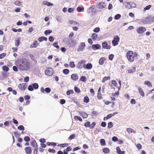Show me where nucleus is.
<instances>
[{
    "instance_id": "60",
    "label": "nucleus",
    "mask_w": 154,
    "mask_h": 154,
    "mask_svg": "<svg viewBox=\"0 0 154 154\" xmlns=\"http://www.w3.org/2000/svg\"><path fill=\"white\" fill-rule=\"evenodd\" d=\"M74 8H69L68 9V12L71 13L74 11Z\"/></svg>"
},
{
    "instance_id": "35",
    "label": "nucleus",
    "mask_w": 154,
    "mask_h": 154,
    "mask_svg": "<svg viewBox=\"0 0 154 154\" xmlns=\"http://www.w3.org/2000/svg\"><path fill=\"white\" fill-rule=\"evenodd\" d=\"M32 86L33 87V88H34L35 89H37L38 88V85L37 83H34L32 84Z\"/></svg>"
},
{
    "instance_id": "44",
    "label": "nucleus",
    "mask_w": 154,
    "mask_h": 154,
    "mask_svg": "<svg viewBox=\"0 0 154 154\" xmlns=\"http://www.w3.org/2000/svg\"><path fill=\"white\" fill-rule=\"evenodd\" d=\"M3 70L4 71L7 72L9 70V68L6 66H3Z\"/></svg>"
},
{
    "instance_id": "30",
    "label": "nucleus",
    "mask_w": 154,
    "mask_h": 154,
    "mask_svg": "<svg viewBox=\"0 0 154 154\" xmlns=\"http://www.w3.org/2000/svg\"><path fill=\"white\" fill-rule=\"evenodd\" d=\"M97 37V35L95 33H94L92 34L91 37L94 41H95Z\"/></svg>"
},
{
    "instance_id": "55",
    "label": "nucleus",
    "mask_w": 154,
    "mask_h": 154,
    "mask_svg": "<svg viewBox=\"0 0 154 154\" xmlns=\"http://www.w3.org/2000/svg\"><path fill=\"white\" fill-rule=\"evenodd\" d=\"M75 137V134H71L69 137L68 138V140H71L74 138Z\"/></svg>"
},
{
    "instance_id": "27",
    "label": "nucleus",
    "mask_w": 154,
    "mask_h": 154,
    "mask_svg": "<svg viewBox=\"0 0 154 154\" xmlns=\"http://www.w3.org/2000/svg\"><path fill=\"white\" fill-rule=\"evenodd\" d=\"M44 4L48 6L53 5V4H51L50 2H48L47 1H45L43 2Z\"/></svg>"
},
{
    "instance_id": "13",
    "label": "nucleus",
    "mask_w": 154,
    "mask_h": 154,
    "mask_svg": "<svg viewBox=\"0 0 154 154\" xmlns=\"http://www.w3.org/2000/svg\"><path fill=\"white\" fill-rule=\"evenodd\" d=\"M71 78L72 79L75 81L77 80L79 78L78 75L76 74H72L71 75Z\"/></svg>"
},
{
    "instance_id": "50",
    "label": "nucleus",
    "mask_w": 154,
    "mask_h": 154,
    "mask_svg": "<svg viewBox=\"0 0 154 154\" xmlns=\"http://www.w3.org/2000/svg\"><path fill=\"white\" fill-rule=\"evenodd\" d=\"M24 140L25 141L28 142L30 140V138L28 136H26L24 138Z\"/></svg>"
},
{
    "instance_id": "18",
    "label": "nucleus",
    "mask_w": 154,
    "mask_h": 154,
    "mask_svg": "<svg viewBox=\"0 0 154 154\" xmlns=\"http://www.w3.org/2000/svg\"><path fill=\"white\" fill-rule=\"evenodd\" d=\"M56 19L58 22L61 23L63 20V18L62 16L57 15L56 17Z\"/></svg>"
},
{
    "instance_id": "64",
    "label": "nucleus",
    "mask_w": 154,
    "mask_h": 154,
    "mask_svg": "<svg viewBox=\"0 0 154 154\" xmlns=\"http://www.w3.org/2000/svg\"><path fill=\"white\" fill-rule=\"evenodd\" d=\"M133 130V129H132L131 128H128L127 129V132L129 134H131L132 133Z\"/></svg>"
},
{
    "instance_id": "12",
    "label": "nucleus",
    "mask_w": 154,
    "mask_h": 154,
    "mask_svg": "<svg viewBox=\"0 0 154 154\" xmlns=\"http://www.w3.org/2000/svg\"><path fill=\"white\" fill-rule=\"evenodd\" d=\"M92 65L91 63H88L87 65L84 64L83 68L88 69H90L92 68Z\"/></svg>"
},
{
    "instance_id": "39",
    "label": "nucleus",
    "mask_w": 154,
    "mask_h": 154,
    "mask_svg": "<svg viewBox=\"0 0 154 154\" xmlns=\"http://www.w3.org/2000/svg\"><path fill=\"white\" fill-rule=\"evenodd\" d=\"M12 30L13 32H22V29H17L14 28H12Z\"/></svg>"
},
{
    "instance_id": "47",
    "label": "nucleus",
    "mask_w": 154,
    "mask_h": 154,
    "mask_svg": "<svg viewBox=\"0 0 154 154\" xmlns=\"http://www.w3.org/2000/svg\"><path fill=\"white\" fill-rule=\"evenodd\" d=\"M17 129L23 131L24 130V128L23 125H20L17 127Z\"/></svg>"
},
{
    "instance_id": "31",
    "label": "nucleus",
    "mask_w": 154,
    "mask_h": 154,
    "mask_svg": "<svg viewBox=\"0 0 154 154\" xmlns=\"http://www.w3.org/2000/svg\"><path fill=\"white\" fill-rule=\"evenodd\" d=\"M133 55V51H128L126 54L127 57H130V56H131V55Z\"/></svg>"
},
{
    "instance_id": "23",
    "label": "nucleus",
    "mask_w": 154,
    "mask_h": 154,
    "mask_svg": "<svg viewBox=\"0 0 154 154\" xmlns=\"http://www.w3.org/2000/svg\"><path fill=\"white\" fill-rule=\"evenodd\" d=\"M135 57V56H133V55H131L130 57H128L127 58L128 60L130 62H133L134 61V58Z\"/></svg>"
},
{
    "instance_id": "54",
    "label": "nucleus",
    "mask_w": 154,
    "mask_h": 154,
    "mask_svg": "<svg viewBox=\"0 0 154 154\" xmlns=\"http://www.w3.org/2000/svg\"><path fill=\"white\" fill-rule=\"evenodd\" d=\"M33 88L32 85H29L28 88L29 91H32L33 90Z\"/></svg>"
},
{
    "instance_id": "48",
    "label": "nucleus",
    "mask_w": 154,
    "mask_h": 154,
    "mask_svg": "<svg viewBox=\"0 0 154 154\" xmlns=\"http://www.w3.org/2000/svg\"><path fill=\"white\" fill-rule=\"evenodd\" d=\"M110 77H104L102 81V82L103 83H104L108 79H110Z\"/></svg>"
},
{
    "instance_id": "21",
    "label": "nucleus",
    "mask_w": 154,
    "mask_h": 154,
    "mask_svg": "<svg viewBox=\"0 0 154 154\" xmlns=\"http://www.w3.org/2000/svg\"><path fill=\"white\" fill-rule=\"evenodd\" d=\"M38 40L39 42H41L43 41H47L48 39L46 37L42 36L39 37L38 38Z\"/></svg>"
},
{
    "instance_id": "33",
    "label": "nucleus",
    "mask_w": 154,
    "mask_h": 154,
    "mask_svg": "<svg viewBox=\"0 0 154 154\" xmlns=\"http://www.w3.org/2000/svg\"><path fill=\"white\" fill-rule=\"evenodd\" d=\"M144 84L147 85L149 87H151L152 86V85L149 81H146L144 82Z\"/></svg>"
},
{
    "instance_id": "20",
    "label": "nucleus",
    "mask_w": 154,
    "mask_h": 154,
    "mask_svg": "<svg viewBox=\"0 0 154 154\" xmlns=\"http://www.w3.org/2000/svg\"><path fill=\"white\" fill-rule=\"evenodd\" d=\"M38 44L37 42L36 41H35L33 43L30 45V47L31 48H36L38 46Z\"/></svg>"
},
{
    "instance_id": "34",
    "label": "nucleus",
    "mask_w": 154,
    "mask_h": 154,
    "mask_svg": "<svg viewBox=\"0 0 154 154\" xmlns=\"http://www.w3.org/2000/svg\"><path fill=\"white\" fill-rule=\"evenodd\" d=\"M103 151L104 153H109L110 150L109 148H106L103 149Z\"/></svg>"
},
{
    "instance_id": "41",
    "label": "nucleus",
    "mask_w": 154,
    "mask_h": 154,
    "mask_svg": "<svg viewBox=\"0 0 154 154\" xmlns=\"http://www.w3.org/2000/svg\"><path fill=\"white\" fill-rule=\"evenodd\" d=\"M75 64L74 62L73 61L70 62L69 63V66L71 68H74L75 67Z\"/></svg>"
},
{
    "instance_id": "58",
    "label": "nucleus",
    "mask_w": 154,
    "mask_h": 154,
    "mask_svg": "<svg viewBox=\"0 0 154 154\" xmlns=\"http://www.w3.org/2000/svg\"><path fill=\"white\" fill-rule=\"evenodd\" d=\"M90 123L89 122H87L84 124V126L87 127H89L90 128Z\"/></svg>"
},
{
    "instance_id": "10",
    "label": "nucleus",
    "mask_w": 154,
    "mask_h": 154,
    "mask_svg": "<svg viewBox=\"0 0 154 154\" xmlns=\"http://www.w3.org/2000/svg\"><path fill=\"white\" fill-rule=\"evenodd\" d=\"M85 62V61L83 60L80 61L78 63L77 66V67L79 69H82V68L83 66V67L84 65H83V64Z\"/></svg>"
},
{
    "instance_id": "51",
    "label": "nucleus",
    "mask_w": 154,
    "mask_h": 154,
    "mask_svg": "<svg viewBox=\"0 0 154 154\" xmlns=\"http://www.w3.org/2000/svg\"><path fill=\"white\" fill-rule=\"evenodd\" d=\"M74 91L73 90H70L69 91H68L66 92V94L67 95H70V94H72L73 93Z\"/></svg>"
},
{
    "instance_id": "6",
    "label": "nucleus",
    "mask_w": 154,
    "mask_h": 154,
    "mask_svg": "<svg viewBox=\"0 0 154 154\" xmlns=\"http://www.w3.org/2000/svg\"><path fill=\"white\" fill-rule=\"evenodd\" d=\"M97 7L100 9H102L106 7V5L104 3L100 2L99 4H97Z\"/></svg>"
},
{
    "instance_id": "25",
    "label": "nucleus",
    "mask_w": 154,
    "mask_h": 154,
    "mask_svg": "<svg viewBox=\"0 0 154 154\" xmlns=\"http://www.w3.org/2000/svg\"><path fill=\"white\" fill-rule=\"evenodd\" d=\"M136 71V67H133L132 68H131V69L128 70V73H133V72H134Z\"/></svg>"
},
{
    "instance_id": "52",
    "label": "nucleus",
    "mask_w": 154,
    "mask_h": 154,
    "mask_svg": "<svg viewBox=\"0 0 154 154\" xmlns=\"http://www.w3.org/2000/svg\"><path fill=\"white\" fill-rule=\"evenodd\" d=\"M113 126V124L112 122H110L108 123V128L109 129H110Z\"/></svg>"
},
{
    "instance_id": "46",
    "label": "nucleus",
    "mask_w": 154,
    "mask_h": 154,
    "mask_svg": "<svg viewBox=\"0 0 154 154\" xmlns=\"http://www.w3.org/2000/svg\"><path fill=\"white\" fill-rule=\"evenodd\" d=\"M152 7V6L150 5H149L148 6L145 7L143 9V11H145L146 10H149Z\"/></svg>"
},
{
    "instance_id": "16",
    "label": "nucleus",
    "mask_w": 154,
    "mask_h": 154,
    "mask_svg": "<svg viewBox=\"0 0 154 154\" xmlns=\"http://www.w3.org/2000/svg\"><path fill=\"white\" fill-rule=\"evenodd\" d=\"M123 4L125 5L126 8L128 9H131V2H125L123 3Z\"/></svg>"
},
{
    "instance_id": "36",
    "label": "nucleus",
    "mask_w": 154,
    "mask_h": 154,
    "mask_svg": "<svg viewBox=\"0 0 154 154\" xmlns=\"http://www.w3.org/2000/svg\"><path fill=\"white\" fill-rule=\"evenodd\" d=\"M52 32V31L51 30H47L45 31L44 33L46 35H47L51 33Z\"/></svg>"
},
{
    "instance_id": "42",
    "label": "nucleus",
    "mask_w": 154,
    "mask_h": 154,
    "mask_svg": "<svg viewBox=\"0 0 154 154\" xmlns=\"http://www.w3.org/2000/svg\"><path fill=\"white\" fill-rule=\"evenodd\" d=\"M89 98L88 96H85V97L84 99V102L86 103H88L89 101Z\"/></svg>"
},
{
    "instance_id": "57",
    "label": "nucleus",
    "mask_w": 154,
    "mask_h": 154,
    "mask_svg": "<svg viewBox=\"0 0 154 154\" xmlns=\"http://www.w3.org/2000/svg\"><path fill=\"white\" fill-rule=\"evenodd\" d=\"M96 125V123L95 122H93L91 124V125H90V129H93L94 128V126Z\"/></svg>"
},
{
    "instance_id": "29",
    "label": "nucleus",
    "mask_w": 154,
    "mask_h": 154,
    "mask_svg": "<svg viewBox=\"0 0 154 154\" xmlns=\"http://www.w3.org/2000/svg\"><path fill=\"white\" fill-rule=\"evenodd\" d=\"M74 119L75 120H78L80 122H82V119L79 116H75L74 117Z\"/></svg>"
},
{
    "instance_id": "15",
    "label": "nucleus",
    "mask_w": 154,
    "mask_h": 154,
    "mask_svg": "<svg viewBox=\"0 0 154 154\" xmlns=\"http://www.w3.org/2000/svg\"><path fill=\"white\" fill-rule=\"evenodd\" d=\"M117 152L118 154H124L125 152L124 151H122L119 147H117L116 148Z\"/></svg>"
},
{
    "instance_id": "24",
    "label": "nucleus",
    "mask_w": 154,
    "mask_h": 154,
    "mask_svg": "<svg viewBox=\"0 0 154 154\" xmlns=\"http://www.w3.org/2000/svg\"><path fill=\"white\" fill-rule=\"evenodd\" d=\"M105 59L104 57H102L100 59L99 61V63L100 65H102Z\"/></svg>"
},
{
    "instance_id": "37",
    "label": "nucleus",
    "mask_w": 154,
    "mask_h": 154,
    "mask_svg": "<svg viewBox=\"0 0 154 154\" xmlns=\"http://www.w3.org/2000/svg\"><path fill=\"white\" fill-rule=\"evenodd\" d=\"M77 10L79 12H81L84 10V8L81 7H78L77 8Z\"/></svg>"
},
{
    "instance_id": "5",
    "label": "nucleus",
    "mask_w": 154,
    "mask_h": 154,
    "mask_svg": "<svg viewBox=\"0 0 154 154\" xmlns=\"http://www.w3.org/2000/svg\"><path fill=\"white\" fill-rule=\"evenodd\" d=\"M53 73V71L52 69L51 68H49L47 70L45 71V74L51 76L52 75Z\"/></svg>"
},
{
    "instance_id": "17",
    "label": "nucleus",
    "mask_w": 154,
    "mask_h": 154,
    "mask_svg": "<svg viewBox=\"0 0 154 154\" xmlns=\"http://www.w3.org/2000/svg\"><path fill=\"white\" fill-rule=\"evenodd\" d=\"M141 21L144 24L149 23L148 17H144L141 20Z\"/></svg>"
},
{
    "instance_id": "49",
    "label": "nucleus",
    "mask_w": 154,
    "mask_h": 154,
    "mask_svg": "<svg viewBox=\"0 0 154 154\" xmlns=\"http://www.w3.org/2000/svg\"><path fill=\"white\" fill-rule=\"evenodd\" d=\"M74 89L75 91L77 93H79L80 92V91L79 89L76 86H75Z\"/></svg>"
},
{
    "instance_id": "4",
    "label": "nucleus",
    "mask_w": 154,
    "mask_h": 154,
    "mask_svg": "<svg viewBox=\"0 0 154 154\" xmlns=\"http://www.w3.org/2000/svg\"><path fill=\"white\" fill-rule=\"evenodd\" d=\"M111 47L110 45H108L106 42H104L102 44V48L109 49Z\"/></svg>"
},
{
    "instance_id": "32",
    "label": "nucleus",
    "mask_w": 154,
    "mask_h": 154,
    "mask_svg": "<svg viewBox=\"0 0 154 154\" xmlns=\"http://www.w3.org/2000/svg\"><path fill=\"white\" fill-rule=\"evenodd\" d=\"M149 23L153 22L154 21V17H148Z\"/></svg>"
},
{
    "instance_id": "2",
    "label": "nucleus",
    "mask_w": 154,
    "mask_h": 154,
    "mask_svg": "<svg viewBox=\"0 0 154 154\" xmlns=\"http://www.w3.org/2000/svg\"><path fill=\"white\" fill-rule=\"evenodd\" d=\"M119 38L117 35L115 36L113 40L112 41V43L113 46L117 45L118 44V42L119 41Z\"/></svg>"
},
{
    "instance_id": "19",
    "label": "nucleus",
    "mask_w": 154,
    "mask_h": 154,
    "mask_svg": "<svg viewBox=\"0 0 154 154\" xmlns=\"http://www.w3.org/2000/svg\"><path fill=\"white\" fill-rule=\"evenodd\" d=\"M30 144L31 146L34 148H35L36 146H38L37 143L35 140L31 142Z\"/></svg>"
},
{
    "instance_id": "11",
    "label": "nucleus",
    "mask_w": 154,
    "mask_h": 154,
    "mask_svg": "<svg viewBox=\"0 0 154 154\" xmlns=\"http://www.w3.org/2000/svg\"><path fill=\"white\" fill-rule=\"evenodd\" d=\"M92 47L94 50H95L100 49L101 48V46L98 44L93 45L92 46Z\"/></svg>"
},
{
    "instance_id": "28",
    "label": "nucleus",
    "mask_w": 154,
    "mask_h": 154,
    "mask_svg": "<svg viewBox=\"0 0 154 154\" xmlns=\"http://www.w3.org/2000/svg\"><path fill=\"white\" fill-rule=\"evenodd\" d=\"M100 143L101 145L102 146H105L106 145L105 140L103 139H101L100 140Z\"/></svg>"
},
{
    "instance_id": "43",
    "label": "nucleus",
    "mask_w": 154,
    "mask_h": 154,
    "mask_svg": "<svg viewBox=\"0 0 154 154\" xmlns=\"http://www.w3.org/2000/svg\"><path fill=\"white\" fill-rule=\"evenodd\" d=\"M86 80V78L84 76H82L80 78V80L83 82H85Z\"/></svg>"
},
{
    "instance_id": "9",
    "label": "nucleus",
    "mask_w": 154,
    "mask_h": 154,
    "mask_svg": "<svg viewBox=\"0 0 154 154\" xmlns=\"http://www.w3.org/2000/svg\"><path fill=\"white\" fill-rule=\"evenodd\" d=\"M78 112L79 115L84 118H86L88 116V115L85 112L79 111Z\"/></svg>"
},
{
    "instance_id": "63",
    "label": "nucleus",
    "mask_w": 154,
    "mask_h": 154,
    "mask_svg": "<svg viewBox=\"0 0 154 154\" xmlns=\"http://www.w3.org/2000/svg\"><path fill=\"white\" fill-rule=\"evenodd\" d=\"M100 30V28L99 27H96L95 28H94V32H98Z\"/></svg>"
},
{
    "instance_id": "8",
    "label": "nucleus",
    "mask_w": 154,
    "mask_h": 154,
    "mask_svg": "<svg viewBox=\"0 0 154 154\" xmlns=\"http://www.w3.org/2000/svg\"><path fill=\"white\" fill-rule=\"evenodd\" d=\"M85 46V44L84 43L82 42L81 43L80 45L79 46L77 49L78 51H82L83 50L84 47Z\"/></svg>"
},
{
    "instance_id": "14",
    "label": "nucleus",
    "mask_w": 154,
    "mask_h": 154,
    "mask_svg": "<svg viewBox=\"0 0 154 154\" xmlns=\"http://www.w3.org/2000/svg\"><path fill=\"white\" fill-rule=\"evenodd\" d=\"M26 153L27 154H30L32 152V149L30 147H27L25 148Z\"/></svg>"
},
{
    "instance_id": "62",
    "label": "nucleus",
    "mask_w": 154,
    "mask_h": 154,
    "mask_svg": "<svg viewBox=\"0 0 154 154\" xmlns=\"http://www.w3.org/2000/svg\"><path fill=\"white\" fill-rule=\"evenodd\" d=\"M59 145L61 147H64L65 146H68V144L67 143L61 144H59Z\"/></svg>"
},
{
    "instance_id": "53",
    "label": "nucleus",
    "mask_w": 154,
    "mask_h": 154,
    "mask_svg": "<svg viewBox=\"0 0 154 154\" xmlns=\"http://www.w3.org/2000/svg\"><path fill=\"white\" fill-rule=\"evenodd\" d=\"M51 91V89L49 88H46L45 89V91L47 93H49Z\"/></svg>"
},
{
    "instance_id": "59",
    "label": "nucleus",
    "mask_w": 154,
    "mask_h": 154,
    "mask_svg": "<svg viewBox=\"0 0 154 154\" xmlns=\"http://www.w3.org/2000/svg\"><path fill=\"white\" fill-rule=\"evenodd\" d=\"M14 134L16 138H18L20 136V135L17 131L14 132Z\"/></svg>"
},
{
    "instance_id": "7",
    "label": "nucleus",
    "mask_w": 154,
    "mask_h": 154,
    "mask_svg": "<svg viewBox=\"0 0 154 154\" xmlns=\"http://www.w3.org/2000/svg\"><path fill=\"white\" fill-rule=\"evenodd\" d=\"M26 83L20 84L18 85L19 88L22 91H24L26 88L27 85Z\"/></svg>"
},
{
    "instance_id": "26",
    "label": "nucleus",
    "mask_w": 154,
    "mask_h": 154,
    "mask_svg": "<svg viewBox=\"0 0 154 154\" xmlns=\"http://www.w3.org/2000/svg\"><path fill=\"white\" fill-rule=\"evenodd\" d=\"M138 91L140 94L142 96H144V93L142 90V89L140 88H138Z\"/></svg>"
},
{
    "instance_id": "1",
    "label": "nucleus",
    "mask_w": 154,
    "mask_h": 154,
    "mask_svg": "<svg viewBox=\"0 0 154 154\" xmlns=\"http://www.w3.org/2000/svg\"><path fill=\"white\" fill-rule=\"evenodd\" d=\"M16 65L18 69L21 70H28L30 69L28 60L26 59L18 60L16 63Z\"/></svg>"
},
{
    "instance_id": "45",
    "label": "nucleus",
    "mask_w": 154,
    "mask_h": 154,
    "mask_svg": "<svg viewBox=\"0 0 154 154\" xmlns=\"http://www.w3.org/2000/svg\"><path fill=\"white\" fill-rule=\"evenodd\" d=\"M121 15L119 14H116L114 17V19L115 20H118L121 18Z\"/></svg>"
},
{
    "instance_id": "40",
    "label": "nucleus",
    "mask_w": 154,
    "mask_h": 154,
    "mask_svg": "<svg viewBox=\"0 0 154 154\" xmlns=\"http://www.w3.org/2000/svg\"><path fill=\"white\" fill-rule=\"evenodd\" d=\"M69 72V70L67 69H64L63 71V73L66 75L68 74Z\"/></svg>"
},
{
    "instance_id": "38",
    "label": "nucleus",
    "mask_w": 154,
    "mask_h": 154,
    "mask_svg": "<svg viewBox=\"0 0 154 154\" xmlns=\"http://www.w3.org/2000/svg\"><path fill=\"white\" fill-rule=\"evenodd\" d=\"M136 4L133 2H131V9L132 8H135L136 6Z\"/></svg>"
},
{
    "instance_id": "56",
    "label": "nucleus",
    "mask_w": 154,
    "mask_h": 154,
    "mask_svg": "<svg viewBox=\"0 0 154 154\" xmlns=\"http://www.w3.org/2000/svg\"><path fill=\"white\" fill-rule=\"evenodd\" d=\"M34 148H35L34 149V150H33V152L35 154H37L38 153V146H36V147H35Z\"/></svg>"
},
{
    "instance_id": "3",
    "label": "nucleus",
    "mask_w": 154,
    "mask_h": 154,
    "mask_svg": "<svg viewBox=\"0 0 154 154\" xmlns=\"http://www.w3.org/2000/svg\"><path fill=\"white\" fill-rule=\"evenodd\" d=\"M146 30V28L143 26H140L138 27L137 29V32L139 34H142Z\"/></svg>"
},
{
    "instance_id": "22",
    "label": "nucleus",
    "mask_w": 154,
    "mask_h": 154,
    "mask_svg": "<svg viewBox=\"0 0 154 154\" xmlns=\"http://www.w3.org/2000/svg\"><path fill=\"white\" fill-rule=\"evenodd\" d=\"M20 38H18L15 40V45L16 46H18L20 44Z\"/></svg>"
},
{
    "instance_id": "61",
    "label": "nucleus",
    "mask_w": 154,
    "mask_h": 154,
    "mask_svg": "<svg viewBox=\"0 0 154 154\" xmlns=\"http://www.w3.org/2000/svg\"><path fill=\"white\" fill-rule=\"evenodd\" d=\"M57 44H58L57 42H55L53 44V45L54 47H55V48H59V47L58 45Z\"/></svg>"
}]
</instances>
